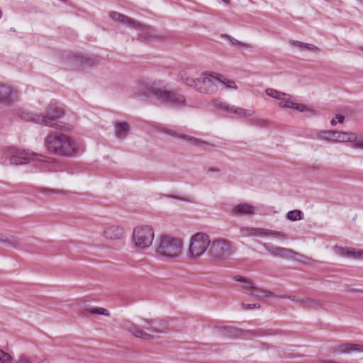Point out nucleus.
Instances as JSON below:
<instances>
[{"label":"nucleus","mask_w":363,"mask_h":363,"mask_svg":"<svg viewBox=\"0 0 363 363\" xmlns=\"http://www.w3.org/2000/svg\"><path fill=\"white\" fill-rule=\"evenodd\" d=\"M167 133L173 137L181 138L182 140L187 141L188 143H189L191 145L203 147V149H207L208 147L213 146V145L208 143L206 141L202 140L201 139H199V138H194V137H192L190 135H184L183 133H179L177 131L168 130Z\"/></svg>","instance_id":"16"},{"label":"nucleus","mask_w":363,"mask_h":363,"mask_svg":"<svg viewBox=\"0 0 363 363\" xmlns=\"http://www.w3.org/2000/svg\"><path fill=\"white\" fill-rule=\"evenodd\" d=\"M334 353L345 354L351 352H363V345L360 344L345 343L332 348Z\"/></svg>","instance_id":"18"},{"label":"nucleus","mask_w":363,"mask_h":363,"mask_svg":"<svg viewBox=\"0 0 363 363\" xmlns=\"http://www.w3.org/2000/svg\"><path fill=\"white\" fill-rule=\"evenodd\" d=\"M330 123L332 125H335L336 124V121L335 119L331 120Z\"/></svg>","instance_id":"49"},{"label":"nucleus","mask_w":363,"mask_h":363,"mask_svg":"<svg viewBox=\"0 0 363 363\" xmlns=\"http://www.w3.org/2000/svg\"><path fill=\"white\" fill-rule=\"evenodd\" d=\"M35 193H42L46 196H51L54 194L65 195L66 192L61 189H50V188H38L35 190Z\"/></svg>","instance_id":"33"},{"label":"nucleus","mask_w":363,"mask_h":363,"mask_svg":"<svg viewBox=\"0 0 363 363\" xmlns=\"http://www.w3.org/2000/svg\"><path fill=\"white\" fill-rule=\"evenodd\" d=\"M240 233L242 237H264L269 236V235H273L276 237L281 238H286V235L282 232L274 231L264 228H258L253 227H242L240 228Z\"/></svg>","instance_id":"12"},{"label":"nucleus","mask_w":363,"mask_h":363,"mask_svg":"<svg viewBox=\"0 0 363 363\" xmlns=\"http://www.w3.org/2000/svg\"><path fill=\"white\" fill-rule=\"evenodd\" d=\"M182 249L183 241L182 239L163 235L158 239L156 252L162 257L176 259L182 255Z\"/></svg>","instance_id":"4"},{"label":"nucleus","mask_w":363,"mask_h":363,"mask_svg":"<svg viewBox=\"0 0 363 363\" xmlns=\"http://www.w3.org/2000/svg\"><path fill=\"white\" fill-rule=\"evenodd\" d=\"M211 244L208 235L204 233H196L190 239L188 256L191 259H196L203 255Z\"/></svg>","instance_id":"8"},{"label":"nucleus","mask_w":363,"mask_h":363,"mask_svg":"<svg viewBox=\"0 0 363 363\" xmlns=\"http://www.w3.org/2000/svg\"><path fill=\"white\" fill-rule=\"evenodd\" d=\"M144 96H155L162 103L170 106H186V98L182 94L175 91H168L154 86L147 88L143 93Z\"/></svg>","instance_id":"6"},{"label":"nucleus","mask_w":363,"mask_h":363,"mask_svg":"<svg viewBox=\"0 0 363 363\" xmlns=\"http://www.w3.org/2000/svg\"><path fill=\"white\" fill-rule=\"evenodd\" d=\"M230 114L233 113L238 116L239 118H243L245 117H250L254 115L255 111L252 109H245L240 107H237L235 106H231Z\"/></svg>","instance_id":"25"},{"label":"nucleus","mask_w":363,"mask_h":363,"mask_svg":"<svg viewBox=\"0 0 363 363\" xmlns=\"http://www.w3.org/2000/svg\"><path fill=\"white\" fill-rule=\"evenodd\" d=\"M230 213L233 216H252L255 213V207L248 203H240L234 206Z\"/></svg>","instance_id":"17"},{"label":"nucleus","mask_w":363,"mask_h":363,"mask_svg":"<svg viewBox=\"0 0 363 363\" xmlns=\"http://www.w3.org/2000/svg\"><path fill=\"white\" fill-rule=\"evenodd\" d=\"M38 363H50V362L47 359H43L39 361Z\"/></svg>","instance_id":"48"},{"label":"nucleus","mask_w":363,"mask_h":363,"mask_svg":"<svg viewBox=\"0 0 363 363\" xmlns=\"http://www.w3.org/2000/svg\"><path fill=\"white\" fill-rule=\"evenodd\" d=\"M0 363H13V358L9 354L0 350Z\"/></svg>","instance_id":"39"},{"label":"nucleus","mask_w":363,"mask_h":363,"mask_svg":"<svg viewBox=\"0 0 363 363\" xmlns=\"http://www.w3.org/2000/svg\"><path fill=\"white\" fill-rule=\"evenodd\" d=\"M17 99V94L10 86L0 85V103L9 104Z\"/></svg>","instance_id":"20"},{"label":"nucleus","mask_w":363,"mask_h":363,"mask_svg":"<svg viewBox=\"0 0 363 363\" xmlns=\"http://www.w3.org/2000/svg\"><path fill=\"white\" fill-rule=\"evenodd\" d=\"M146 326L143 329L140 325L132 322L128 321L124 327L125 330L133 336L143 340H150L154 338V335L150 333H163L167 332V327H157V325H162V320L146 319L144 320Z\"/></svg>","instance_id":"3"},{"label":"nucleus","mask_w":363,"mask_h":363,"mask_svg":"<svg viewBox=\"0 0 363 363\" xmlns=\"http://www.w3.org/2000/svg\"><path fill=\"white\" fill-rule=\"evenodd\" d=\"M336 118L339 123H342L344 121L345 117L341 114L336 115Z\"/></svg>","instance_id":"45"},{"label":"nucleus","mask_w":363,"mask_h":363,"mask_svg":"<svg viewBox=\"0 0 363 363\" xmlns=\"http://www.w3.org/2000/svg\"><path fill=\"white\" fill-rule=\"evenodd\" d=\"M208 172H219V169L215 167H210Z\"/></svg>","instance_id":"47"},{"label":"nucleus","mask_w":363,"mask_h":363,"mask_svg":"<svg viewBox=\"0 0 363 363\" xmlns=\"http://www.w3.org/2000/svg\"><path fill=\"white\" fill-rule=\"evenodd\" d=\"M180 80L186 85L194 87L195 79L191 75V74L186 70H182L179 73Z\"/></svg>","instance_id":"30"},{"label":"nucleus","mask_w":363,"mask_h":363,"mask_svg":"<svg viewBox=\"0 0 363 363\" xmlns=\"http://www.w3.org/2000/svg\"><path fill=\"white\" fill-rule=\"evenodd\" d=\"M1 242L4 243L8 247H11L16 249L26 248V242L21 241L20 238L11 235H3Z\"/></svg>","instance_id":"21"},{"label":"nucleus","mask_w":363,"mask_h":363,"mask_svg":"<svg viewBox=\"0 0 363 363\" xmlns=\"http://www.w3.org/2000/svg\"><path fill=\"white\" fill-rule=\"evenodd\" d=\"M170 197L174 198V199H179V200H182V201H188V202H191L192 201V200L189 197L182 198V197H178V196H171Z\"/></svg>","instance_id":"44"},{"label":"nucleus","mask_w":363,"mask_h":363,"mask_svg":"<svg viewBox=\"0 0 363 363\" xmlns=\"http://www.w3.org/2000/svg\"><path fill=\"white\" fill-rule=\"evenodd\" d=\"M302 306L308 308L318 309L323 307V303L320 300L312 299L310 298H303L300 300Z\"/></svg>","instance_id":"28"},{"label":"nucleus","mask_w":363,"mask_h":363,"mask_svg":"<svg viewBox=\"0 0 363 363\" xmlns=\"http://www.w3.org/2000/svg\"><path fill=\"white\" fill-rule=\"evenodd\" d=\"M75 61H79L80 65H93L96 62V60L93 57L84 56L82 54H76L73 55Z\"/></svg>","instance_id":"32"},{"label":"nucleus","mask_w":363,"mask_h":363,"mask_svg":"<svg viewBox=\"0 0 363 363\" xmlns=\"http://www.w3.org/2000/svg\"><path fill=\"white\" fill-rule=\"evenodd\" d=\"M44 144L48 152L55 155L72 157L77 152L75 142L63 133L48 134Z\"/></svg>","instance_id":"1"},{"label":"nucleus","mask_w":363,"mask_h":363,"mask_svg":"<svg viewBox=\"0 0 363 363\" xmlns=\"http://www.w3.org/2000/svg\"><path fill=\"white\" fill-rule=\"evenodd\" d=\"M242 306L244 310H249V309H252V308H260L259 304L242 303Z\"/></svg>","instance_id":"41"},{"label":"nucleus","mask_w":363,"mask_h":363,"mask_svg":"<svg viewBox=\"0 0 363 363\" xmlns=\"http://www.w3.org/2000/svg\"><path fill=\"white\" fill-rule=\"evenodd\" d=\"M337 253L344 257L363 258V250H357L352 247H337Z\"/></svg>","instance_id":"22"},{"label":"nucleus","mask_w":363,"mask_h":363,"mask_svg":"<svg viewBox=\"0 0 363 363\" xmlns=\"http://www.w3.org/2000/svg\"><path fill=\"white\" fill-rule=\"evenodd\" d=\"M355 147L363 148V141H357L355 143Z\"/></svg>","instance_id":"46"},{"label":"nucleus","mask_w":363,"mask_h":363,"mask_svg":"<svg viewBox=\"0 0 363 363\" xmlns=\"http://www.w3.org/2000/svg\"><path fill=\"white\" fill-rule=\"evenodd\" d=\"M234 252L235 249L229 240L218 238L211 240L208 254L215 261H223Z\"/></svg>","instance_id":"7"},{"label":"nucleus","mask_w":363,"mask_h":363,"mask_svg":"<svg viewBox=\"0 0 363 363\" xmlns=\"http://www.w3.org/2000/svg\"><path fill=\"white\" fill-rule=\"evenodd\" d=\"M140 25L142 26L136 29L140 31V35L142 38L147 40L153 36V29L151 27L142 23Z\"/></svg>","instance_id":"34"},{"label":"nucleus","mask_w":363,"mask_h":363,"mask_svg":"<svg viewBox=\"0 0 363 363\" xmlns=\"http://www.w3.org/2000/svg\"><path fill=\"white\" fill-rule=\"evenodd\" d=\"M225 38L230 42V43L233 45L236 46L238 48H244L245 49H250L252 48V46L250 44L240 42L230 35H226Z\"/></svg>","instance_id":"35"},{"label":"nucleus","mask_w":363,"mask_h":363,"mask_svg":"<svg viewBox=\"0 0 363 363\" xmlns=\"http://www.w3.org/2000/svg\"><path fill=\"white\" fill-rule=\"evenodd\" d=\"M103 237L110 242L121 241L125 235L123 227L117 225H107L104 228Z\"/></svg>","instance_id":"13"},{"label":"nucleus","mask_w":363,"mask_h":363,"mask_svg":"<svg viewBox=\"0 0 363 363\" xmlns=\"http://www.w3.org/2000/svg\"><path fill=\"white\" fill-rule=\"evenodd\" d=\"M235 280L240 282H243L245 293L257 298L263 297H277L275 294L269 291L265 290L262 288H257L255 286L253 281L244 277H235Z\"/></svg>","instance_id":"11"},{"label":"nucleus","mask_w":363,"mask_h":363,"mask_svg":"<svg viewBox=\"0 0 363 363\" xmlns=\"http://www.w3.org/2000/svg\"><path fill=\"white\" fill-rule=\"evenodd\" d=\"M219 331L223 334L226 335L230 337H238L244 335L245 332H243L242 330L236 329L231 326H225L223 328H219Z\"/></svg>","instance_id":"26"},{"label":"nucleus","mask_w":363,"mask_h":363,"mask_svg":"<svg viewBox=\"0 0 363 363\" xmlns=\"http://www.w3.org/2000/svg\"><path fill=\"white\" fill-rule=\"evenodd\" d=\"M265 92H266L267 95H268L269 96L277 99L278 100H279L280 98L284 94V92H281V91H277L276 89H271V88L267 89L265 90Z\"/></svg>","instance_id":"38"},{"label":"nucleus","mask_w":363,"mask_h":363,"mask_svg":"<svg viewBox=\"0 0 363 363\" xmlns=\"http://www.w3.org/2000/svg\"><path fill=\"white\" fill-rule=\"evenodd\" d=\"M211 105L216 109L229 113L231 106L221 101L220 99H213Z\"/></svg>","instance_id":"29"},{"label":"nucleus","mask_w":363,"mask_h":363,"mask_svg":"<svg viewBox=\"0 0 363 363\" xmlns=\"http://www.w3.org/2000/svg\"><path fill=\"white\" fill-rule=\"evenodd\" d=\"M129 133V125L125 122H116L115 123L114 133L117 138L123 140Z\"/></svg>","instance_id":"23"},{"label":"nucleus","mask_w":363,"mask_h":363,"mask_svg":"<svg viewBox=\"0 0 363 363\" xmlns=\"http://www.w3.org/2000/svg\"><path fill=\"white\" fill-rule=\"evenodd\" d=\"M279 106L284 108L295 109L300 112L311 111V109L308 108L306 105L296 103V99L294 96L286 93H284L280 98Z\"/></svg>","instance_id":"15"},{"label":"nucleus","mask_w":363,"mask_h":363,"mask_svg":"<svg viewBox=\"0 0 363 363\" xmlns=\"http://www.w3.org/2000/svg\"><path fill=\"white\" fill-rule=\"evenodd\" d=\"M356 134L350 132H339L337 133L336 141L335 143H346L352 142L357 140Z\"/></svg>","instance_id":"27"},{"label":"nucleus","mask_w":363,"mask_h":363,"mask_svg":"<svg viewBox=\"0 0 363 363\" xmlns=\"http://www.w3.org/2000/svg\"><path fill=\"white\" fill-rule=\"evenodd\" d=\"M279 298H287L293 301H296V302H298V303H300V300H301L302 298H297L294 296H278Z\"/></svg>","instance_id":"42"},{"label":"nucleus","mask_w":363,"mask_h":363,"mask_svg":"<svg viewBox=\"0 0 363 363\" xmlns=\"http://www.w3.org/2000/svg\"><path fill=\"white\" fill-rule=\"evenodd\" d=\"M157 327H166V325H165V322H164V321H163L162 325H157Z\"/></svg>","instance_id":"50"},{"label":"nucleus","mask_w":363,"mask_h":363,"mask_svg":"<svg viewBox=\"0 0 363 363\" xmlns=\"http://www.w3.org/2000/svg\"><path fill=\"white\" fill-rule=\"evenodd\" d=\"M360 50H362L363 51V46L360 47Z\"/></svg>","instance_id":"51"},{"label":"nucleus","mask_w":363,"mask_h":363,"mask_svg":"<svg viewBox=\"0 0 363 363\" xmlns=\"http://www.w3.org/2000/svg\"><path fill=\"white\" fill-rule=\"evenodd\" d=\"M154 237V230L151 226L138 225L133 230V242L136 247L145 249L152 245Z\"/></svg>","instance_id":"9"},{"label":"nucleus","mask_w":363,"mask_h":363,"mask_svg":"<svg viewBox=\"0 0 363 363\" xmlns=\"http://www.w3.org/2000/svg\"><path fill=\"white\" fill-rule=\"evenodd\" d=\"M287 218L292 221H296L303 218V213L300 210L290 211L287 213Z\"/></svg>","instance_id":"36"},{"label":"nucleus","mask_w":363,"mask_h":363,"mask_svg":"<svg viewBox=\"0 0 363 363\" xmlns=\"http://www.w3.org/2000/svg\"><path fill=\"white\" fill-rule=\"evenodd\" d=\"M291 44L296 45L298 47L304 48H306L308 50H311V51H318V48L313 44L304 43H302L300 41H295V40L292 41Z\"/></svg>","instance_id":"37"},{"label":"nucleus","mask_w":363,"mask_h":363,"mask_svg":"<svg viewBox=\"0 0 363 363\" xmlns=\"http://www.w3.org/2000/svg\"><path fill=\"white\" fill-rule=\"evenodd\" d=\"M337 133V131L335 130H318L316 133V138L328 143H335Z\"/></svg>","instance_id":"24"},{"label":"nucleus","mask_w":363,"mask_h":363,"mask_svg":"<svg viewBox=\"0 0 363 363\" xmlns=\"http://www.w3.org/2000/svg\"><path fill=\"white\" fill-rule=\"evenodd\" d=\"M63 116V110L55 104L49 105L45 115L27 111H23L20 114V117L25 121L42 123L46 126L60 130L65 129V125H62L58 121Z\"/></svg>","instance_id":"2"},{"label":"nucleus","mask_w":363,"mask_h":363,"mask_svg":"<svg viewBox=\"0 0 363 363\" xmlns=\"http://www.w3.org/2000/svg\"><path fill=\"white\" fill-rule=\"evenodd\" d=\"M109 17L113 21H118L121 23L127 24L128 26H129L130 28H140L142 26L140 25V23L136 21L135 20L132 19L127 16H125L122 13H118L116 11H111L109 13Z\"/></svg>","instance_id":"19"},{"label":"nucleus","mask_w":363,"mask_h":363,"mask_svg":"<svg viewBox=\"0 0 363 363\" xmlns=\"http://www.w3.org/2000/svg\"><path fill=\"white\" fill-rule=\"evenodd\" d=\"M89 313L91 314H99V315H104L106 316H109L110 313L108 311L103 308H90L85 309L84 311H82L79 313L82 316H87Z\"/></svg>","instance_id":"31"},{"label":"nucleus","mask_w":363,"mask_h":363,"mask_svg":"<svg viewBox=\"0 0 363 363\" xmlns=\"http://www.w3.org/2000/svg\"><path fill=\"white\" fill-rule=\"evenodd\" d=\"M16 363H33L30 359L21 357Z\"/></svg>","instance_id":"43"},{"label":"nucleus","mask_w":363,"mask_h":363,"mask_svg":"<svg viewBox=\"0 0 363 363\" xmlns=\"http://www.w3.org/2000/svg\"><path fill=\"white\" fill-rule=\"evenodd\" d=\"M250 123L252 125L265 127L267 124V121L259 118H252L250 119Z\"/></svg>","instance_id":"40"},{"label":"nucleus","mask_w":363,"mask_h":363,"mask_svg":"<svg viewBox=\"0 0 363 363\" xmlns=\"http://www.w3.org/2000/svg\"><path fill=\"white\" fill-rule=\"evenodd\" d=\"M264 248L272 256L281 258H294L296 257H302L303 255L296 252L291 249H287L281 247H274L267 244L263 245Z\"/></svg>","instance_id":"14"},{"label":"nucleus","mask_w":363,"mask_h":363,"mask_svg":"<svg viewBox=\"0 0 363 363\" xmlns=\"http://www.w3.org/2000/svg\"><path fill=\"white\" fill-rule=\"evenodd\" d=\"M215 80L223 84L226 88L236 89L235 82L228 80L222 75H218L214 79L212 75L203 72L200 77L196 78L194 89L202 94H211L216 90Z\"/></svg>","instance_id":"5"},{"label":"nucleus","mask_w":363,"mask_h":363,"mask_svg":"<svg viewBox=\"0 0 363 363\" xmlns=\"http://www.w3.org/2000/svg\"><path fill=\"white\" fill-rule=\"evenodd\" d=\"M9 156L10 157V162L12 164L20 165L27 164L31 160L38 161L43 163H47V158L43 155H38L33 152L26 151L15 147H11L9 150Z\"/></svg>","instance_id":"10"}]
</instances>
